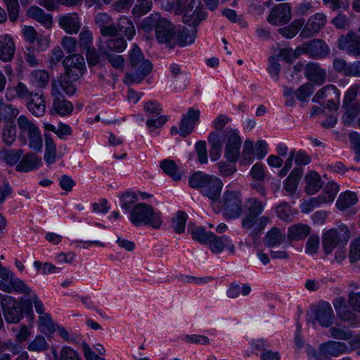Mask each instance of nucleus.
<instances>
[{
  "label": "nucleus",
  "instance_id": "nucleus-1",
  "mask_svg": "<svg viewBox=\"0 0 360 360\" xmlns=\"http://www.w3.org/2000/svg\"><path fill=\"white\" fill-rule=\"evenodd\" d=\"M245 214L241 219V228L244 232L253 240L259 238L266 225L270 222V217L262 215L266 203L257 198H249L245 200Z\"/></svg>",
  "mask_w": 360,
  "mask_h": 360
},
{
  "label": "nucleus",
  "instance_id": "nucleus-2",
  "mask_svg": "<svg viewBox=\"0 0 360 360\" xmlns=\"http://www.w3.org/2000/svg\"><path fill=\"white\" fill-rule=\"evenodd\" d=\"M188 184L193 188L199 189L203 196L211 200L212 204L219 200L224 186L219 178L200 171L190 176Z\"/></svg>",
  "mask_w": 360,
  "mask_h": 360
},
{
  "label": "nucleus",
  "instance_id": "nucleus-3",
  "mask_svg": "<svg viewBox=\"0 0 360 360\" xmlns=\"http://www.w3.org/2000/svg\"><path fill=\"white\" fill-rule=\"evenodd\" d=\"M129 220L135 226L145 225L155 229H160L162 224V213L143 202L137 203L133 207Z\"/></svg>",
  "mask_w": 360,
  "mask_h": 360
},
{
  "label": "nucleus",
  "instance_id": "nucleus-4",
  "mask_svg": "<svg viewBox=\"0 0 360 360\" xmlns=\"http://www.w3.org/2000/svg\"><path fill=\"white\" fill-rule=\"evenodd\" d=\"M217 202L223 217L226 220L238 219L243 214V198L238 191L226 189Z\"/></svg>",
  "mask_w": 360,
  "mask_h": 360
},
{
  "label": "nucleus",
  "instance_id": "nucleus-5",
  "mask_svg": "<svg viewBox=\"0 0 360 360\" xmlns=\"http://www.w3.org/2000/svg\"><path fill=\"white\" fill-rule=\"evenodd\" d=\"M19 139L23 143L29 141V147L36 151L42 148V138L39 128L27 116L22 115L17 119Z\"/></svg>",
  "mask_w": 360,
  "mask_h": 360
},
{
  "label": "nucleus",
  "instance_id": "nucleus-6",
  "mask_svg": "<svg viewBox=\"0 0 360 360\" xmlns=\"http://www.w3.org/2000/svg\"><path fill=\"white\" fill-rule=\"evenodd\" d=\"M349 232L347 226L341 224L326 231L323 237V245L326 253H330L337 246L347 244Z\"/></svg>",
  "mask_w": 360,
  "mask_h": 360
},
{
  "label": "nucleus",
  "instance_id": "nucleus-7",
  "mask_svg": "<svg viewBox=\"0 0 360 360\" xmlns=\"http://www.w3.org/2000/svg\"><path fill=\"white\" fill-rule=\"evenodd\" d=\"M222 139L226 141L224 157L229 162H236L240 155L242 140L236 130L226 128L221 134Z\"/></svg>",
  "mask_w": 360,
  "mask_h": 360
},
{
  "label": "nucleus",
  "instance_id": "nucleus-8",
  "mask_svg": "<svg viewBox=\"0 0 360 360\" xmlns=\"http://www.w3.org/2000/svg\"><path fill=\"white\" fill-rule=\"evenodd\" d=\"M339 191L338 185L333 181L323 184L321 176L316 174V207L332 203Z\"/></svg>",
  "mask_w": 360,
  "mask_h": 360
},
{
  "label": "nucleus",
  "instance_id": "nucleus-9",
  "mask_svg": "<svg viewBox=\"0 0 360 360\" xmlns=\"http://www.w3.org/2000/svg\"><path fill=\"white\" fill-rule=\"evenodd\" d=\"M63 65L65 73L68 74L73 80L79 79L86 70L84 58L80 54H72L65 57Z\"/></svg>",
  "mask_w": 360,
  "mask_h": 360
},
{
  "label": "nucleus",
  "instance_id": "nucleus-10",
  "mask_svg": "<svg viewBox=\"0 0 360 360\" xmlns=\"http://www.w3.org/2000/svg\"><path fill=\"white\" fill-rule=\"evenodd\" d=\"M1 308L7 323H17L23 316L18 302L11 296H6L2 299Z\"/></svg>",
  "mask_w": 360,
  "mask_h": 360
},
{
  "label": "nucleus",
  "instance_id": "nucleus-11",
  "mask_svg": "<svg viewBox=\"0 0 360 360\" xmlns=\"http://www.w3.org/2000/svg\"><path fill=\"white\" fill-rule=\"evenodd\" d=\"M347 352L349 347L346 344L330 341L320 345L316 360H330L331 356H338Z\"/></svg>",
  "mask_w": 360,
  "mask_h": 360
},
{
  "label": "nucleus",
  "instance_id": "nucleus-12",
  "mask_svg": "<svg viewBox=\"0 0 360 360\" xmlns=\"http://www.w3.org/2000/svg\"><path fill=\"white\" fill-rule=\"evenodd\" d=\"M200 111L198 109L190 108L186 114L183 115L179 123V134L185 138L194 129L195 125L199 122Z\"/></svg>",
  "mask_w": 360,
  "mask_h": 360
},
{
  "label": "nucleus",
  "instance_id": "nucleus-13",
  "mask_svg": "<svg viewBox=\"0 0 360 360\" xmlns=\"http://www.w3.org/2000/svg\"><path fill=\"white\" fill-rule=\"evenodd\" d=\"M131 67L134 72L126 74L124 81L127 84L140 83L153 70V64L148 59L141 60L136 65Z\"/></svg>",
  "mask_w": 360,
  "mask_h": 360
},
{
  "label": "nucleus",
  "instance_id": "nucleus-14",
  "mask_svg": "<svg viewBox=\"0 0 360 360\" xmlns=\"http://www.w3.org/2000/svg\"><path fill=\"white\" fill-rule=\"evenodd\" d=\"M176 30L175 27L164 18L159 27H157L155 37L160 44H167L170 47L175 45Z\"/></svg>",
  "mask_w": 360,
  "mask_h": 360
},
{
  "label": "nucleus",
  "instance_id": "nucleus-15",
  "mask_svg": "<svg viewBox=\"0 0 360 360\" xmlns=\"http://www.w3.org/2000/svg\"><path fill=\"white\" fill-rule=\"evenodd\" d=\"M338 48L349 55L360 56V37L353 32H349L347 35H342L338 39Z\"/></svg>",
  "mask_w": 360,
  "mask_h": 360
},
{
  "label": "nucleus",
  "instance_id": "nucleus-16",
  "mask_svg": "<svg viewBox=\"0 0 360 360\" xmlns=\"http://www.w3.org/2000/svg\"><path fill=\"white\" fill-rule=\"evenodd\" d=\"M291 18L292 15L289 5L283 3L273 8L267 17V21L273 25H280L288 22Z\"/></svg>",
  "mask_w": 360,
  "mask_h": 360
},
{
  "label": "nucleus",
  "instance_id": "nucleus-17",
  "mask_svg": "<svg viewBox=\"0 0 360 360\" xmlns=\"http://www.w3.org/2000/svg\"><path fill=\"white\" fill-rule=\"evenodd\" d=\"M328 98L327 108L330 110L338 109L340 104V94L333 85H328L316 92V99Z\"/></svg>",
  "mask_w": 360,
  "mask_h": 360
},
{
  "label": "nucleus",
  "instance_id": "nucleus-18",
  "mask_svg": "<svg viewBox=\"0 0 360 360\" xmlns=\"http://www.w3.org/2000/svg\"><path fill=\"white\" fill-rule=\"evenodd\" d=\"M72 78L68 74L60 76L58 79L53 81L51 92L61 94L63 91L68 96H72L76 92V86Z\"/></svg>",
  "mask_w": 360,
  "mask_h": 360
},
{
  "label": "nucleus",
  "instance_id": "nucleus-19",
  "mask_svg": "<svg viewBox=\"0 0 360 360\" xmlns=\"http://www.w3.org/2000/svg\"><path fill=\"white\" fill-rule=\"evenodd\" d=\"M331 336L335 339L346 340L349 341V352L360 347V335L352 334L349 330L333 327L330 328Z\"/></svg>",
  "mask_w": 360,
  "mask_h": 360
},
{
  "label": "nucleus",
  "instance_id": "nucleus-20",
  "mask_svg": "<svg viewBox=\"0 0 360 360\" xmlns=\"http://www.w3.org/2000/svg\"><path fill=\"white\" fill-rule=\"evenodd\" d=\"M209 241L210 248L214 253H220L224 248H226L231 253L235 252V246L230 240V237L227 236H217L213 233Z\"/></svg>",
  "mask_w": 360,
  "mask_h": 360
},
{
  "label": "nucleus",
  "instance_id": "nucleus-21",
  "mask_svg": "<svg viewBox=\"0 0 360 360\" xmlns=\"http://www.w3.org/2000/svg\"><path fill=\"white\" fill-rule=\"evenodd\" d=\"M51 96L53 97L52 111L61 116L71 114L73 110V105L69 101L65 99L62 94L51 92Z\"/></svg>",
  "mask_w": 360,
  "mask_h": 360
},
{
  "label": "nucleus",
  "instance_id": "nucleus-22",
  "mask_svg": "<svg viewBox=\"0 0 360 360\" xmlns=\"http://www.w3.org/2000/svg\"><path fill=\"white\" fill-rule=\"evenodd\" d=\"M15 51L13 39L7 34L0 36V60L3 62L11 61Z\"/></svg>",
  "mask_w": 360,
  "mask_h": 360
},
{
  "label": "nucleus",
  "instance_id": "nucleus-23",
  "mask_svg": "<svg viewBox=\"0 0 360 360\" xmlns=\"http://www.w3.org/2000/svg\"><path fill=\"white\" fill-rule=\"evenodd\" d=\"M28 110L36 117H41L46 112V104L43 94L34 93L27 101Z\"/></svg>",
  "mask_w": 360,
  "mask_h": 360
},
{
  "label": "nucleus",
  "instance_id": "nucleus-24",
  "mask_svg": "<svg viewBox=\"0 0 360 360\" xmlns=\"http://www.w3.org/2000/svg\"><path fill=\"white\" fill-rule=\"evenodd\" d=\"M41 165V158L30 153L22 156L20 161L16 165L15 169L20 172H27L39 168Z\"/></svg>",
  "mask_w": 360,
  "mask_h": 360
},
{
  "label": "nucleus",
  "instance_id": "nucleus-25",
  "mask_svg": "<svg viewBox=\"0 0 360 360\" xmlns=\"http://www.w3.org/2000/svg\"><path fill=\"white\" fill-rule=\"evenodd\" d=\"M210 145V157L212 161H217L221 155L223 139L219 131H212L207 138Z\"/></svg>",
  "mask_w": 360,
  "mask_h": 360
},
{
  "label": "nucleus",
  "instance_id": "nucleus-26",
  "mask_svg": "<svg viewBox=\"0 0 360 360\" xmlns=\"http://www.w3.org/2000/svg\"><path fill=\"white\" fill-rule=\"evenodd\" d=\"M334 307L338 316L345 321H349L351 325L357 324L359 321L356 315L347 309L345 301L342 297H337L333 301Z\"/></svg>",
  "mask_w": 360,
  "mask_h": 360
},
{
  "label": "nucleus",
  "instance_id": "nucleus-27",
  "mask_svg": "<svg viewBox=\"0 0 360 360\" xmlns=\"http://www.w3.org/2000/svg\"><path fill=\"white\" fill-rule=\"evenodd\" d=\"M27 15L29 18L35 20L46 28H49L52 25V15L46 13L43 9L37 6L30 7L27 10Z\"/></svg>",
  "mask_w": 360,
  "mask_h": 360
},
{
  "label": "nucleus",
  "instance_id": "nucleus-28",
  "mask_svg": "<svg viewBox=\"0 0 360 360\" xmlns=\"http://www.w3.org/2000/svg\"><path fill=\"white\" fill-rule=\"evenodd\" d=\"M59 25L68 34L77 33L81 27L76 13H70L60 17Z\"/></svg>",
  "mask_w": 360,
  "mask_h": 360
},
{
  "label": "nucleus",
  "instance_id": "nucleus-29",
  "mask_svg": "<svg viewBox=\"0 0 360 360\" xmlns=\"http://www.w3.org/2000/svg\"><path fill=\"white\" fill-rule=\"evenodd\" d=\"M333 310L330 304L325 301L319 302L316 307V321L323 326H328L332 323Z\"/></svg>",
  "mask_w": 360,
  "mask_h": 360
},
{
  "label": "nucleus",
  "instance_id": "nucleus-30",
  "mask_svg": "<svg viewBox=\"0 0 360 360\" xmlns=\"http://www.w3.org/2000/svg\"><path fill=\"white\" fill-rule=\"evenodd\" d=\"M356 92L352 90H349L345 95V103L346 112L342 117L343 122L345 124H350L356 116L358 115V108L356 106L348 103V101L351 102L356 96Z\"/></svg>",
  "mask_w": 360,
  "mask_h": 360
},
{
  "label": "nucleus",
  "instance_id": "nucleus-31",
  "mask_svg": "<svg viewBox=\"0 0 360 360\" xmlns=\"http://www.w3.org/2000/svg\"><path fill=\"white\" fill-rule=\"evenodd\" d=\"M197 29L193 28L188 30L184 28L181 30L176 31L175 44L183 47L193 44L196 38Z\"/></svg>",
  "mask_w": 360,
  "mask_h": 360
},
{
  "label": "nucleus",
  "instance_id": "nucleus-32",
  "mask_svg": "<svg viewBox=\"0 0 360 360\" xmlns=\"http://www.w3.org/2000/svg\"><path fill=\"white\" fill-rule=\"evenodd\" d=\"M285 240V235L281 231L276 227H273L266 233L264 243L266 247L272 248L281 245Z\"/></svg>",
  "mask_w": 360,
  "mask_h": 360
},
{
  "label": "nucleus",
  "instance_id": "nucleus-33",
  "mask_svg": "<svg viewBox=\"0 0 360 360\" xmlns=\"http://www.w3.org/2000/svg\"><path fill=\"white\" fill-rule=\"evenodd\" d=\"M23 155L21 149H8L6 148H0V159L7 165L13 166L17 165Z\"/></svg>",
  "mask_w": 360,
  "mask_h": 360
},
{
  "label": "nucleus",
  "instance_id": "nucleus-34",
  "mask_svg": "<svg viewBox=\"0 0 360 360\" xmlns=\"http://www.w3.org/2000/svg\"><path fill=\"white\" fill-rule=\"evenodd\" d=\"M303 174L302 167L294 168L288 178L285 179L284 188L290 195L295 193L297 188L299 181Z\"/></svg>",
  "mask_w": 360,
  "mask_h": 360
},
{
  "label": "nucleus",
  "instance_id": "nucleus-35",
  "mask_svg": "<svg viewBox=\"0 0 360 360\" xmlns=\"http://www.w3.org/2000/svg\"><path fill=\"white\" fill-rule=\"evenodd\" d=\"M17 129L15 122L5 123L1 130L2 142L7 146H11L16 139Z\"/></svg>",
  "mask_w": 360,
  "mask_h": 360
},
{
  "label": "nucleus",
  "instance_id": "nucleus-36",
  "mask_svg": "<svg viewBox=\"0 0 360 360\" xmlns=\"http://www.w3.org/2000/svg\"><path fill=\"white\" fill-rule=\"evenodd\" d=\"M310 231L311 229L307 225L294 224L288 228V239L290 240H301L309 234Z\"/></svg>",
  "mask_w": 360,
  "mask_h": 360
},
{
  "label": "nucleus",
  "instance_id": "nucleus-37",
  "mask_svg": "<svg viewBox=\"0 0 360 360\" xmlns=\"http://www.w3.org/2000/svg\"><path fill=\"white\" fill-rule=\"evenodd\" d=\"M357 201L358 198L354 192L346 191L339 195L335 205L339 210L344 211L355 205Z\"/></svg>",
  "mask_w": 360,
  "mask_h": 360
},
{
  "label": "nucleus",
  "instance_id": "nucleus-38",
  "mask_svg": "<svg viewBox=\"0 0 360 360\" xmlns=\"http://www.w3.org/2000/svg\"><path fill=\"white\" fill-rule=\"evenodd\" d=\"M163 19L158 13H153L143 20L140 27L145 32L150 33L155 30L156 33L157 27H159Z\"/></svg>",
  "mask_w": 360,
  "mask_h": 360
},
{
  "label": "nucleus",
  "instance_id": "nucleus-39",
  "mask_svg": "<svg viewBox=\"0 0 360 360\" xmlns=\"http://www.w3.org/2000/svg\"><path fill=\"white\" fill-rule=\"evenodd\" d=\"M45 151L44 158L45 162L50 165L56 160V146L50 134H45Z\"/></svg>",
  "mask_w": 360,
  "mask_h": 360
},
{
  "label": "nucleus",
  "instance_id": "nucleus-40",
  "mask_svg": "<svg viewBox=\"0 0 360 360\" xmlns=\"http://www.w3.org/2000/svg\"><path fill=\"white\" fill-rule=\"evenodd\" d=\"M118 32L124 34L128 40H131L136 34L134 23L127 17H121L117 21Z\"/></svg>",
  "mask_w": 360,
  "mask_h": 360
},
{
  "label": "nucleus",
  "instance_id": "nucleus-41",
  "mask_svg": "<svg viewBox=\"0 0 360 360\" xmlns=\"http://www.w3.org/2000/svg\"><path fill=\"white\" fill-rule=\"evenodd\" d=\"M304 23V19L295 20L288 26L278 29V32L283 37L288 39H292L298 33Z\"/></svg>",
  "mask_w": 360,
  "mask_h": 360
},
{
  "label": "nucleus",
  "instance_id": "nucleus-42",
  "mask_svg": "<svg viewBox=\"0 0 360 360\" xmlns=\"http://www.w3.org/2000/svg\"><path fill=\"white\" fill-rule=\"evenodd\" d=\"M200 6L201 4L200 0H191L187 7L184 10V15L182 20L184 23L188 24L190 26H193V28H196L198 26V20H195V15L193 9L195 4Z\"/></svg>",
  "mask_w": 360,
  "mask_h": 360
},
{
  "label": "nucleus",
  "instance_id": "nucleus-43",
  "mask_svg": "<svg viewBox=\"0 0 360 360\" xmlns=\"http://www.w3.org/2000/svg\"><path fill=\"white\" fill-rule=\"evenodd\" d=\"M160 167L174 181H178L181 180V175L178 172V167L174 161L167 159L164 160L160 162Z\"/></svg>",
  "mask_w": 360,
  "mask_h": 360
},
{
  "label": "nucleus",
  "instance_id": "nucleus-44",
  "mask_svg": "<svg viewBox=\"0 0 360 360\" xmlns=\"http://www.w3.org/2000/svg\"><path fill=\"white\" fill-rule=\"evenodd\" d=\"M49 80V74L46 71L37 70L32 72L30 75L31 83L39 88H44Z\"/></svg>",
  "mask_w": 360,
  "mask_h": 360
},
{
  "label": "nucleus",
  "instance_id": "nucleus-45",
  "mask_svg": "<svg viewBox=\"0 0 360 360\" xmlns=\"http://www.w3.org/2000/svg\"><path fill=\"white\" fill-rule=\"evenodd\" d=\"M120 206L127 212H131L132 205L139 200L136 193L132 191H126L120 195Z\"/></svg>",
  "mask_w": 360,
  "mask_h": 360
},
{
  "label": "nucleus",
  "instance_id": "nucleus-46",
  "mask_svg": "<svg viewBox=\"0 0 360 360\" xmlns=\"http://www.w3.org/2000/svg\"><path fill=\"white\" fill-rule=\"evenodd\" d=\"M276 212L280 219L290 221L292 220L295 212L286 202H281L276 207Z\"/></svg>",
  "mask_w": 360,
  "mask_h": 360
},
{
  "label": "nucleus",
  "instance_id": "nucleus-47",
  "mask_svg": "<svg viewBox=\"0 0 360 360\" xmlns=\"http://www.w3.org/2000/svg\"><path fill=\"white\" fill-rule=\"evenodd\" d=\"M127 41L123 37L117 36L110 37L106 41L108 49L117 53L124 51L127 47Z\"/></svg>",
  "mask_w": 360,
  "mask_h": 360
},
{
  "label": "nucleus",
  "instance_id": "nucleus-48",
  "mask_svg": "<svg viewBox=\"0 0 360 360\" xmlns=\"http://www.w3.org/2000/svg\"><path fill=\"white\" fill-rule=\"evenodd\" d=\"M32 304H34L35 310L38 314L40 315L44 314V304L36 294H33L30 300H25L22 303V307L30 313H32Z\"/></svg>",
  "mask_w": 360,
  "mask_h": 360
},
{
  "label": "nucleus",
  "instance_id": "nucleus-49",
  "mask_svg": "<svg viewBox=\"0 0 360 360\" xmlns=\"http://www.w3.org/2000/svg\"><path fill=\"white\" fill-rule=\"evenodd\" d=\"M191 233L193 240L202 244H208L210 237H212V232H207L205 228L200 226L192 229Z\"/></svg>",
  "mask_w": 360,
  "mask_h": 360
},
{
  "label": "nucleus",
  "instance_id": "nucleus-50",
  "mask_svg": "<svg viewBox=\"0 0 360 360\" xmlns=\"http://www.w3.org/2000/svg\"><path fill=\"white\" fill-rule=\"evenodd\" d=\"M188 216L183 211H178L172 219V226L176 233H181L185 230Z\"/></svg>",
  "mask_w": 360,
  "mask_h": 360
},
{
  "label": "nucleus",
  "instance_id": "nucleus-51",
  "mask_svg": "<svg viewBox=\"0 0 360 360\" xmlns=\"http://www.w3.org/2000/svg\"><path fill=\"white\" fill-rule=\"evenodd\" d=\"M139 4H136L132 9V14L137 18H139L151 10L152 1L151 0H136Z\"/></svg>",
  "mask_w": 360,
  "mask_h": 360
},
{
  "label": "nucleus",
  "instance_id": "nucleus-52",
  "mask_svg": "<svg viewBox=\"0 0 360 360\" xmlns=\"http://www.w3.org/2000/svg\"><path fill=\"white\" fill-rule=\"evenodd\" d=\"M11 289L19 293H24L30 295L32 290L20 278H16L15 274L13 278L8 281Z\"/></svg>",
  "mask_w": 360,
  "mask_h": 360
},
{
  "label": "nucleus",
  "instance_id": "nucleus-53",
  "mask_svg": "<svg viewBox=\"0 0 360 360\" xmlns=\"http://www.w3.org/2000/svg\"><path fill=\"white\" fill-rule=\"evenodd\" d=\"M101 50L103 55L106 57L108 62L114 68L120 70L123 69L125 60L122 56L110 53L106 50H103L101 48Z\"/></svg>",
  "mask_w": 360,
  "mask_h": 360
},
{
  "label": "nucleus",
  "instance_id": "nucleus-54",
  "mask_svg": "<svg viewBox=\"0 0 360 360\" xmlns=\"http://www.w3.org/2000/svg\"><path fill=\"white\" fill-rule=\"evenodd\" d=\"M30 352H42L48 349V344L41 335L37 336L27 346Z\"/></svg>",
  "mask_w": 360,
  "mask_h": 360
},
{
  "label": "nucleus",
  "instance_id": "nucleus-55",
  "mask_svg": "<svg viewBox=\"0 0 360 360\" xmlns=\"http://www.w3.org/2000/svg\"><path fill=\"white\" fill-rule=\"evenodd\" d=\"M6 6L11 21L15 22L19 16L20 5L18 0H3Z\"/></svg>",
  "mask_w": 360,
  "mask_h": 360
},
{
  "label": "nucleus",
  "instance_id": "nucleus-56",
  "mask_svg": "<svg viewBox=\"0 0 360 360\" xmlns=\"http://www.w3.org/2000/svg\"><path fill=\"white\" fill-rule=\"evenodd\" d=\"M314 92L313 83H306L300 86L295 92L296 96L298 100L302 102H305L309 100V98Z\"/></svg>",
  "mask_w": 360,
  "mask_h": 360
},
{
  "label": "nucleus",
  "instance_id": "nucleus-57",
  "mask_svg": "<svg viewBox=\"0 0 360 360\" xmlns=\"http://www.w3.org/2000/svg\"><path fill=\"white\" fill-rule=\"evenodd\" d=\"M198 160L200 164H206L208 161L207 150L205 141H198L195 146Z\"/></svg>",
  "mask_w": 360,
  "mask_h": 360
},
{
  "label": "nucleus",
  "instance_id": "nucleus-58",
  "mask_svg": "<svg viewBox=\"0 0 360 360\" xmlns=\"http://www.w3.org/2000/svg\"><path fill=\"white\" fill-rule=\"evenodd\" d=\"M86 58L89 65L96 66L100 64L103 65L101 55L94 47L86 50Z\"/></svg>",
  "mask_w": 360,
  "mask_h": 360
},
{
  "label": "nucleus",
  "instance_id": "nucleus-59",
  "mask_svg": "<svg viewBox=\"0 0 360 360\" xmlns=\"http://www.w3.org/2000/svg\"><path fill=\"white\" fill-rule=\"evenodd\" d=\"M144 110L147 116L155 117L160 115L162 112V108L157 101H150L146 102L144 105Z\"/></svg>",
  "mask_w": 360,
  "mask_h": 360
},
{
  "label": "nucleus",
  "instance_id": "nucleus-60",
  "mask_svg": "<svg viewBox=\"0 0 360 360\" xmlns=\"http://www.w3.org/2000/svg\"><path fill=\"white\" fill-rule=\"evenodd\" d=\"M129 59L130 65H136L138 63H141V60H146L141 50V49L134 44L131 50L129 53Z\"/></svg>",
  "mask_w": 360,
  "mask_h": 360
},
{
  "label": "nucleus",
  "instance_id": "nucleus-61",
  "mask_svg": "<svg viewBox=\"0 0 360 360\" xmlns=\"http://www.w3.org/2000/svg\"><path fill=\"white\" fill-rule=\"evenodd\" d=\"M234 162H219L217 163V167L219 170V174L222 176H231L236 171V165L233 164Z\"/></svg>",
  "mask_w": 360,
  "mask_h": 360
},
{
  "label": "nucleus",
  "instance_id": "nucleus-62",
  "mask_svg": "<svg viewBox=\"0 0 360 360\" xmlns=\"http://www.w3.org/2000/svg\"><path fill=\"white\" fill-rule=\"evenodd\" d=\"M3 111L4 112L3 120L5 123H7L8 122H14V119L20 112L17 108H15L11 104L5 105L3 107Z\"/></svg>",
  "mask_w": 360,
  "mask_h": 360
},
{
  "label": "nucleus",
  "instance_id": "nucleus-63",
  "mask_svg": "<svg viewBox=\"0 0 360 360\" xmlns=\"http://www.w3.org/2000/svg\"><path fill=\"white\" fill-rule=\"evenodd\" d=\"M93 34L89 30H83L79 34V46L85 49L91 48Z\"/></svg>",
  "mask_w": 360,
  "mask_h": 360
},
{
  "label": "nucleus",
  "instance_id": "nucleus-64",
  "mask_svg": "<svg viewBox=\"0 0 360 360\" xmlns=\"http://www.w3.org/2000/svg\"><path fill=\"white\" fill-rule=\"evenodd\" d=\"M167 117L165 115H158L155 117H150L146 121V126L152 131L154 129L162 127L167 122Z\"/></svg>",
  "mask_w": 360,
  "mask_h": 360
}]
</instances>
